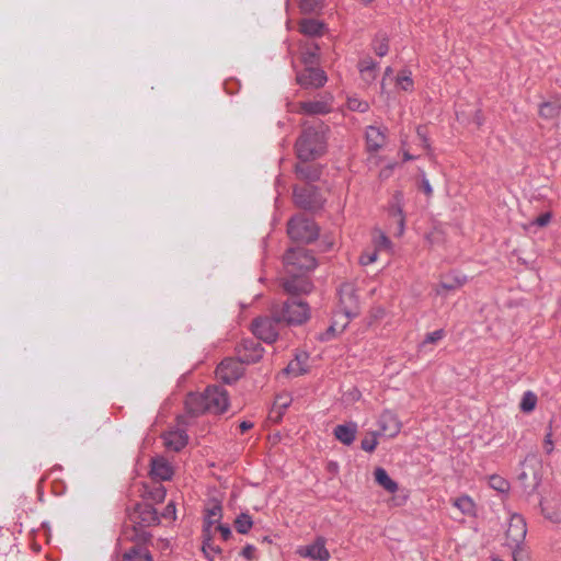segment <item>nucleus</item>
Segmentation results:
<instances>
[{
    "label": "nucleus",
    "mask_w": 561,
    "mask_h": 561,
    "mask_svg": "<svg viewBox=\"0 0 561 561\" xmlns=\"http://www.w3.org/2000/svg\"><path fill=\"white\" fill-rule=\"evenodd\" d=\"M175 513H176V511H175V505H174V503H173V502H170V503L165 506V508H164V511H163V513H162V517L168 518V519H172V520H173V519H175Z\"/></svg>",
    "instance_id": "8fccbe9b"
},
{
    "label": "nucleus",
    "mask_w": 561,
    "mask_h": 561,
    "mask_svg": "<svg viewBox=\"0 0 561 561\" xmlns=\"http://www.w3.org/2000/svg\"><path fill=\"white\" fill-rule=\"evenodd\" d=\"M420 188L427 197H431L433 195V188L430 184L428 179L424 174L421 178Z\"/></svg>",
    "instance_id": "09e8293b"
},
{
    "label": "nucleus",
    "mask_w": 561,
    "mask_h": 561,
    "mask_svg": "<svg viewBox=\"0 0 561 561\" xmlns=\"http://www.w3.org/2000/svg\"><path fill=\"white\" fill-rule=\"evenodd\" d=\"M456 287L453 284H440L439 287L436 289L437 295H440L443 290H454Z\"/></svg>",
    "instance_id": "bf43d9fd"
},
{
    "label": "nucleus",
    "mask_w": 561,
    "mask_h": 561,
    "mask_svg": "<svg viewBox=\"0 0 561 561\" xmlns=\"http://www.w3.org/2000/svg\"><path fill=\"white\" fill-rule=\"evenodd\" d=\"M205 400L210 413H222L228 408V394L219 387H209L205 390Z\"/></svg>",
    "instance_id": "9b49d317"
},
{
    "label": "nucleus",
    "mask_w": 561,
    "mask_h": 561,
    "mask_svg": "<svg viewBox=\"0 0 561 561\" xmlns=\"http://www.w3.org/2000/svg\"><path fill=\"white\" fill-rule=\"evenodd\" d=\"M298 552L301 557L310 558L314 561H328L331 557L325 548V539L323 537H318L313 543L301 547Z\"/></svg>",
    "instance_id": "f3484780"
},
{
    "label": "nucleus",
    "mask_w": 561,
    "mask_h": 561,
    "mask_svg": "<svg viewBox=\"0 0 561 561\" xmlns=\"http://www.w3.org/2000/svg\"><path fill=\"white\" fill-rule=\"evenodd\" d=\"M329 126L323 123L317 125L302 124V129L295 142L298 159L304 162L313 161L322 157L328 148Z\"/></svg>",
    "instance_id": "f03ea898"
},
{
    "label": "nucleus",
    "mask_w": 561,
    "mask_h": 561,
    "mask_svg": "<svg viewBox=\"0 0 561 561\" xmlns=\"http://www.w3.org/2000/svg\"><path fill=\"white\" fill-rule=\"evenodd\" d=\"M373 243L376 250H391L392 249V242L390 239L386 236V233L375 228L373 231Z\"/></svg>",
    "instance_id": "2f4dec72"
},
{
    "label": "nucleus",
    "mask_w": 561,
    "mask_h": 561,
    "mask_svg": "<svg viewBox=\"0 0 561 561\" xmlns=\"http://www.w3.org/2000/svg\"><path fill=\"white\" fill-rule=\"evenodd\" d=\"M165 496V490L164 488L160 486L153 493V499L157 501H162Z\"/></svg>",
    "instance_id": "13d9d810"
},
{
    "label": "nucleus",
    "mask_w": 561,
    "mask_h": 561,
    "mask_svg": "<svg viewBox=\"0 0 561 561\" xmlns=\"http://www.w3.org/2000/svg\"><path fill=\"white\" fill-rule=\"evenodd\" d=\"M205 399V392L188 394L185 400V407L188 413L197 415L204 412H208V407Z\"/></svg>",
    "instance_id": "5701e85b"
},
{
    "label": "nucleus",
    "mask_w": 561,
    "mask_h": 561,
    "mask_svg": "<svg viewBox=\"0 0 561 561\" xmlns=\"http://www.w3.org/2000/svg\"><path fill=\"white\" fill-rule=\"evenodd\" d=\"M165 447L172 451H180L187 444V435L183 430H172L163 435Z\"/></svg>",
    "instance_id": "4be33fe9"
},
{
    "label": "nucleus",
    "mask_w": 561,
    "mask_h": 561,
    "mask_svg": "<svg viewBox=\"0 0 561 561\" xmlns=\"http://www.w3.org/2000/svg\"><path fill=\"white\" fill-rule=\"evenodd\" d=\"M340 305L345 316L350 321L351 318L359 313V299L355 286L351 283H345L340 288Z\"/></svg>",
    "instance_id": "1a4fd4ad"
},
{
    "label": "nucleus",
    "mask_w": 561,
    "mask_h": 561,
    "mask_svg": "<svg viewBox=\"0 0 561 561\" xmlns=\"http://www.w3.org/2000/svg\"><path fill=\"white\" fill-rule=\"evenodd\" d=\"M537 400V396L534 392L526 391L522 398L520 410L526 413L531 412L536 408Z\"/></svg>",
    "instance_id": "4c0bfd02"
},
{
    "label": "nucleus",
    "mask_w": 561,
    "mask_h": 561,
    "mask_svg": "<svg viewBox=\"0 0 561 561\" xmlns=\"http://www.w3.org/2000/svg\"><path fill=\"white\" fill-rule=\"evenodd\" d=\"M374 0H363L364 4H369L370 2H373Z\"/></svg>",
    "instance_id": "774afa93"
},
{
    "label": "nucleus",
    "mask_w": 561,
    "mask_h": 561,
    "mask_svg": "<svg viewBox=\"0 0 561 561\" xmlns=\"http://www.w3.org/2000/svg\"><path fill=\"white\" fill-rule=\"evenodd\" d=\"M301 61L305 67H316L319 61V46L314 45L312 49H308L301 54Z\"/></svg>",
    "instance_id": "e433bc0d"
},
{
    "label": "nucleus",
    "mask_w": 561,
    "mask_h": 561,
    "mask_svg": "<svg viewBox=\"0 0 561 561\" xmlns=\"http://www.w3.org/2000/svg\"><path fill=\"white\" fill-rule=\"evenodd\" d=\"M377 435V433L373 432L365 436L360 443L362 449H364L367 453H373L378 444Z\"/></svg>",
    "instance_id": "79ce46f5"
},
{
    "label": "nucleus",
    "mask_w": 561,
    "mask_h": 561,
    "mask_svg": "<svg viewBox=\"0 0 561 561\" xmlns=\"http://www.w3.org/2000/svg\"><path fill=\"white\" fill-rule=\"evenodd\" d=\"M123 561H152V556L147 549L135 546L123 554Z\"/></svg>",
    "instance_id": "7c9ffc66"
},
{
    "label": "nucleus",
    "mask_w": 561,
    "mask_h": 561,
    "mask_svg": "<svg viewBox=\"0 0 561 561\" xmlns=\"http://www.w3.org/2000/svg\"><path fill=\"white\" fill-rule=\"evenodd\" d=\"M348 324V320L345 319V321L340 325L337 329V322L334 321L323 333L319 335V341L321 342H329L336 337L339 334H341L345 328Z\"/></svg>",
    "instance_id": "473e14b6"
},
{
    "label": "nucleus",
    "mask_w": 561,
    "mask_h": 561,
    "mask_svg": "<svg viewBox=\"0 0 561 561\" xmlns=\"http://www.w3.org/2000/svg\"><path fill=\"white\" fill-rule=\"evenodd\" d=\"M252 427H253V423H251V422L243 421V422L240 423L241 432H245V431H248V430H250Z\"/></svg>",
    "instance_id": "e2e57ef3"
},
{
    "label": "nucleus",
    "mask_w": 561,
    "mask_h": 561,
    "mask_svg": "<svg viewBox=\"0 0 561 561\" xmlns=\"http://www.w3.org/2000/svg\"><path fill=\"white\" fill-rule=\"evenodd\" d=\"M392 72H393L392 68L391 67H387L385 69L383 78L391 76ZM381 90L382 91L385 90V79H382V81H381Z\"/></svg>",
    "instance_id": "0e129e2a"
},
{
    "label": "nucleus",
    "mask_w": 561,
    "mask_h": 561,
    "mask_svg": "<svg viewBox=\"0 0 561 561\" xmlns=\"http://www.w3.org/2000/svg\"><path fill=\"white\" fill-rule=\"evenodd\" d=\"M379 425L381 432L389 437L397 436L401 430V422L399 421L398 415L390 410L382 412L380 415Z\"/></svg>",
    "instance_id": "a211bd4d"
},
{
    "label": "nucleus",
    "mask_w": 561,
    "mask_h": 561,
    "mask_svg": "<svg viewBox=\"0 0 561 561\" xmlns=\"http://www.w3.org/2000/svg\"><path fill=\"white\" fill-rule=\"evenodd\" d=\"M211 534L213 533H208V534L204 533L205 540H204V545H203V551L206 554V557L209 559H213L214 556L220 553L219 547L214 546L211 543Z\"/></svg>",
    "instance_id": "ea45409f"
},
{
    "label": "nucleus",
    "mask_w": 561,
    "mask_h": 561,
    "mask_svg": "<svg viewBox=\"0 0 561 561\" xmlns=\"http://www.w3.org/2000/svg\"><path fill=\"white\" fill-rule=\"evenodd\" d=\"M414 157L412 154H410L408 151H404L403 152V160L404 161H409V160H413Z\"/></svg>",
    "instance_id": "69168bd1"
},
{
    "label": "nucleus",
    "mask_w": 561,
    "mask_h": 561,
    "mask_svg": "<svg viewBox=\"0 0 561 561\" xmlns=\"http://www.w3.org/2000/svg\"><path fill=\"white\" fill-rule=\"evenodd\" d=\"M357 425L355 423L340 424L334 428V436L344 445H351L356 437Z\"/></svg>",
    "instance_id": "a878e982"
},
{
    "label": "nucleus",
    "mask_w": 561,
    "mask_h": 561,
    "mask_svg": "<svg viewBox=\"0 0 561 561\" xmlns=\"http://www.w3.org/2000/svg\"><path fill=\"white\" fill-rule=\"evenodd\" d=\"M243 373V367L240 359L227 358L222 360L217 369V378L226 383L237 380Z\"/></svg>",
    "instance_id": "f8f14e48"
},
{
    "label": "nucleus",
    "mask_w": 561,
    "mask_h": 561,
    "mask_svg": "<svg viewBox=\"0 0 561 561\" xmlns=\"http://www.w3.org/2000/svg\"><path fill=\"white\" fill-rule=\"evenodd\" d=\"M133 523L139 526H151L159 523L154 508L149 504H138L129 515Z\"/></svg>",
    "instance_id": "4468645a"
},
{
    "label": "nucleus",
    "mask_w": 561,
    "mask_h": 561,
    "mask_svg": "<svg viewBox=\"0 0 561 561\" xmlns=\"http://www.w3.org/2000/svg\"><path fill=\"white\" fill-rule=\"evenodd\" d=\"M293 399L289 397L288 401L283 403V408H287L291 403Z\"/></svg>",
    "instance_id": "338daca9"
},
{
    "label": "nucleus",
    "mask_w": 561,
    "mask_h": 561,
    "mask_svg": "<svg viewBox=\"0 0 561 561\" xmlns=\"http://www.w3.org/2000/svg\"><path fill=\"white\" fill-rule=\"evenodd\" d=\"M524 470L518 476L519 481L524 484V488L528 491H535L540 483V474L538 472L539 462L537 460L525 461Z\"/></svg>",
    "instance_id": "ddd939ff"
},
{
    "label": "nucleus",
    "mask_w": 561,
    "mask_h": 561,
    "mask_svg": "<svg viewBox=\"0 0 561 561\" xmlns=\"http://www.w3.org/2000/svg\"><path fill=\"white\" fill-rule=\"evenodd\" d=\"M387 140L385 131L376 126H368L366 130V145L369 152L381 149Z\"/></svg>",
    "instance_id": "412c9836"
},
{
    "label": "nucleus",
    "mask_w": 561,
    "mask_h": 561,
    "mask_svg": "<svg viewBox=\"0 0 561 561\" xmlns=\"http://www.w3.org/2000/svg\"><path fill=\"white\" fill-rule=\"evenodd\" d=\"M397 85L403 91H412L413 80L410 71H401L396 78Z\"/></svg>",
    "instance_id": "58836bf2"
},
{
    "label": "nucleus",
    "mask_w": 561,
    "mask_h": 561,
    "mask_svg": "<svg viewBox=\"0 0 561 561\" xmlns=\"http://www.w3.org/2000/svg\"><path fill=\"white\" fill-rule=\"evenodd\" d=\"M545 448L548 454H550L553 450V444L551 440V434H548L545 439Z\"/></svg>",
    "instance_id": "052dcab7"
},
{
    "label": "nucleus",
    "mask_w": 561,
    "mask_h": 561,
    "mask_svg": "<svg viewBox=\"0 0 561 561\" xmlns=\"http://www.w3.org/2000/svg\"><path fill=\"white\" fill-rule=\"evenodd\" d=\"M324 7V0H300L299 9L302 13H318Z\"/></svg>",
    "instance_id": "f704fd0d"
},
{
    "label": "nucleus",
    "mask_w": 561,
    "mask_h": 561,
    "mask_svg": "<svg viewBox=\"0 0 561 561\" xmlns=\"http://www.w3.org/2000/svg\"><path fill=\"white\" fill-rule=\"evenodd\" d=\"M268 421L272 423H278L280 421V407L276 403L273 404L268 413Z\"/></svg>",
    "instance_id": "de8ad7c7"
},
{
    "label": "nucleus",
    "mask_w": 561,
    "mask_h": 561,
    "mask_svg": "<svg viewBox=\"0 0 561 561\" xmlns=\"http://www.w3.org/2000/svg\"><path fill=\"white\" fill-rule=\"evenodd\" d=\"M319 232L318 225L302 215L295 216L287 222V234L297 242H313L318 239Z\"/></svg>",
    "instance_id": "39448f33"
},
{
    "label": "nucleus",
    "mask_w": 561,
    "mask_h": 561,
    "mask_svg": "<svg viewBox=\"0 0 561 561\" xmlns=\"http://www.w3.org/2000/svg\"><path fill=\"white\" fill-rule=\"evenodd\" d=\"M297 178L306 182H316L320 179L322 170L318 164H310L308 162H299L295 167Z\"/></svg>",
    "instance_id": "aec40b11"
},
{
    "label": "nucleus",
    "mask_w": 561,
    "mask_h": 561,
    "mask_svg": "<svg viewBox=\"0 0 561 561\" xmlns=\"http://www.w3.org/2000/svg\"><path fill=\"white\" fill-rule=\"evenodd\" d=\"M539 116L546 121H552L561 114V102L560 101H546L539 105Z\"/></svg>",
    "instance_id": "cd10ccee"
},
{
    "label": "nucleus",
    "mask_w": 561,
    "mask_h": 561,
    "mask_svg": "<svg viewBox=\"0 0 561 561\" xmlns=\"http://www.w3.org/2000/svg\"><path fill=\"white\" fill-rule=\"evenodd\" d=\"M527 524L525 518L514 513L511 515L504 534V546L511 550L513 561H530L525 549Z\"/></svg>",
    "instance_id": "7ed1b4c3"
},
{
    "label": "nucleus",
    "mask_w": 561,
    "mask_h": 561,
    "mask_svg": "<svg viewBox=\"0 0 561 561\" xmlns=\"http://www.w3.org/2000/svg\"><path fill=\"white\" fill-rule=\"evenodd\" d=\"M238 355L243 363H255L262 357V348L255 341H244L238 348Z\"/></svg>",
    "instance_id": "6ab92c4d"
},
{
    "label": "nucleus",
    "mask_w": 561,
    "mask_h": 561,
    "mask_svg": "<svg viewBox=\"0 0 561 561\" xmlns=\"http://www.w3.org/2000/svg\"><path fill=\"white\" fill-rule=\"evenodd\" d=\"M541 513L551 523H561V503L559 502H541Z\"/></svg>",
    "instance_id": "c756f323"
},
{
    "label": "nucleus",
    "mask_w": 561,
    "mask_h": 561,
    "mask_svg": "<svg viewBox=\"0 0 561 561\" xmlns=\"http://www.w3.org/2000/svg\"><path fill=\"white\" fill-rule=\"evenodd\" d=\"M309 354L304 351H299L295 354L294 359H291L286 368L283 369V373L291 378L299 377L309 371Z\"/></svg>",
    "instance_id": "dca6fc26"
},
{
    "label": "nucleus",
    "mask_w": 561,
    "mask_h": 561,
    "mask_svg": "<svg viewBox=\"0 0 561 561\" xmlns=\"http://www.w3.org/2000/svg\"><path fill=\"white\" fill-rule=\"evenodd\" d=\"M358 70L363 81L370 84L377 78L378 64L370 57H366L358 62Z\"/></svg>",
    "instance_id": "393cba45"
},
{
    "label": "nucleus",
    "mask_w": 561,
    "mask_h": 561,
    "mask_svg": "<svg viewBox=\"0 0 561 561\" xmlns=\"http://www.w3.org/2000/svg\"><path fill=\"white\" fill-rule=\"evenodd\" d=\"M454 505L465 515L473 516L476 513L474 502L467 495L456 499Z\"/></svg>",
    "instance_id": "72a5a7b5"
},
{
    "label": "nucleus",
    "mask_w": 561,
    "mask_h": 561,
    "mask_svg": "<svg viewBox=\"0 0 561 561\" xmlns=\"http://www.w3.org/2000/svg\"><path fill=\"white\" fill-rule=\"evenodd\" d=\"M214 529L220 531L221 537L225 540H228L231 537V530H230V528L228 526L218 524L216 527L213 528V530Z\"/></svg>",
    "instance_id": "864d4df0"
},
{
    "label": "nucleus",
    "mask_w": 561,
    "mask_h": 561,
    "mask_svg": "<svg viewBox=\"0 0 561 561\" xmlns=\"http://www.w3.org/2000/svg\"><path fill=\"white\" fill-rule=\"evenodd\" d=\"M388 50L389 46L386 39L381 41L375 48V51L379 57L386 56Z\"/></svg>",
    "instance_id": "3c124183"
},
{
    "label": "nucleus",
    "mask_w": 561,
    "mask_h": 561,
    "mask_svg": "<svg viewBox=\"0 0 561 561\" xmlns=\"http://www.w3.org/2000/svg\"><path fill=\"white\" fill-rule=\"evenodd\" d=\"M393 168H394V164H388L387 167H385V168L379 172V179H380V180H386V179L390 178V176H391V174H392Z\"/></svg>",
    "instance_id": "6e6d98bb"
},
{
    "label": "nucleus",
    "mask_w": 561,
    "mask_h": 561,
    "mask_svg": "<svg viewBox=\"0 0 561 561\" xmlns=\"http://www.w3.org/2000/svg\"><path fill=\"white\" fill-rule=\"evenodd\" d=\"M551 219H552V213L546 211V213L541 214L540 216H538L531 224L542 228V227L548 226L550 224Z\"/></svg>",
    "instance_id": "49530a36"
},
{
    "label": "nucleus",
    "mask_w": 561,
    "mask_h": 561,
    "mask_svg": "<svg viewBox=\"0 0 561 561\" xmlns=\"http://www.w3.org/2000/svg\"><path fill=\"white\" fill-rule=\"evenodd\" d=\"M280 330V321L277 317L260 319L253 323V333L266 343H273L277 340Z\"/></svg>",
    "instance_id": "9d476101"
},
{
    "label": "nucleus",
    "mask_w": 561,
    "mask_h": 561,
    "mask_svg": "<svg viewBox=\"0 0 561 561\" xmlns=\"http://www.w3.org/2000/svg\"><path fill=\"white\" fill-rule=\"evenodd\" d=\"M253 525V520L249 514L242 513L239 516H237L234 520V527L238 533L240 534H247Z\"/></svg>",
    "instance_id": "c9c22d12"
},
{
    "label": "nucleus",
    "mask_w": 561,
    "mask_h": 561,
    "mask_svg": "<svg viewBox=\"0 0 561 561\" xmlns=\"http://www.w3.org/2000/svg\"><path fill=\"white\" fill-rule=\"evenodd\" d=\"M283 263H285L286 273L294 276L293 279L306 278L304 275L317 266V260L312 253L301 247L288 249Z\"/></svg>",
    "instance_id": "20e7f679"
},
{
    "label": "nucleus",
    "mask_w": 561,
    "mask_h": 561,
    "mask_svg": "<svg viewBox=\"0 0 561 561\" xmlns=\"http://www.w3.org/2000/svg\"><path fill=\"white\" fill-rule=\"evenodd\" d=\"M334 96L331 92L318 94L313 100L299 102L296 108L291 111L305 115H325L333 110Z\"/></svg>",
    "instance_id": "423d86ee"
},
{
    "label": "nucleus",
    "mask_w": 561,
    "mask_h": 561,
    "mask_svg": "<svg viewBox=\"0 0 561 561\" xmlns=\"http://www.w3.org/2000/svg\"><path fill=\"white\" fill-rule=\"evenodd\" d=\"M311 287L309 279L301 277L283 284V294L288 295L287 299L283 300V322L288 325H301L309 320V305L299 295L309 293Z\"/></svg>",
    "instance_id": "f257e3e1"
},
{
    "label": "nucleus",
    "mask_w": 561,
    "mask_h": 561,
    "mask_svg": "<svg viewBox=\"0 0 561 561\" xmlns=\"http://www.w3.org/2000/svg\"><path fill=\"white\" fill-rule=\"evenodd\" d=\"M328 471H329V472H331V473H333V474L337 473V471H339V466H337V463H336V462H334V461L329 462V463H328Z\"/></svg>",
    "instance_id": "680f3d73"
},
{
    "label": "nucleus",
    "mask_w": 561,
    "mask_h": 561,
    "mask_svg": "<svg viewBox=\"0 0 561 561\" xmlns=\"http://www.w3.org/2000/svg\"><path fill=\"white\" fill-rule=\"evenodd\" d=\"M490 485L492 489L501 492L507 493L510 491V483L504 478L500 476H491Z\"/></svg>",
    "instance_id": "a19ab883"
},
{
    "label": "nucleus",
    "mask_w": 561,
    "mask_h": 561,
    "mask_svg": "<svg viewBox=\"0 0 561 561\" xmlns=\"http://www.w3.org/2000/svg\"><path fill=\"white\" fill-rule=\"evenodd\" d=\"M174 474L172 465L162 456L153 457L150 461V477L157 481H168Z\"/></svg>",
    "instance_id": "2eb2a0df"
},
{
    "label": "nucleus",
    "mask_w": 561,
    "mask_h": 561,
    "mask_svg": "<svg viewBox=\"0 0 561 561\" xmlns=\"http://www.w3.org/2000/svg\"><path fill=\"white\" fill-rule=\"evenodd\" d=\"M391 213H392L393 217L397 218V222H398L397 234L402 236V233L404 231V221H405L403 210L400 206H397V207L392 208Z\"/></svg>",
    "instance_id": "c03bdc74"
},
{
    "label": "nucleus",
    "mask_w": 561,
    "mask_h": 561,
    "mask_svg": "<svg viewBox=\"0 0 561 561\" xmlns=\"http://www.w3.org/2000/svg\"><path fill=\"white\" fill-rule=\"evenodd\" d=\"M296 82L306 90H318L325 85L328 76L319 67H305L296 75Z\"/></svg>",
    "instance_id": "6e6552de"
},
{
    "label": "nucleus",
    "mask_w": 561,
    "mask_h": 561,
    "mask_svg": "<svg viewBox=\"0 0 561 561\" xmlns=\"http://www.w3.org/2000/svg\"><path fill=\"white\" fill-rule=\"evenodd\" d=\"M293 197L298 207L307 210H317L323 205L318 188L311 185L296 186Z\"/></svg>",
    "instance_id": "0eeeda50"
},
{
    "label": "nucleus",
    "mask_w": 561,
    "mask_h": 561,
    "mask_svg": "<svg viewBox=\"0 0 561 561\" xmlns=\"http://www.w3.org/2000/svg\"><path fill=\"white\" fill-rule=\"evenodd\" d=\"M443 337V331L437 330L426 335L424 343H435Z\"/></svg>",
    "instance_id": "603ef678"
},
{
    "label": "nucleus",
    "mask_w": 561,
    "mask_h": 561,
    "mask_svg": "<svg viewBox=\"0 0 561 561\" xmlns=\"http://www.w3.org/2000/svg\"><path fill=\"white\" fill-rule=\"evenodd\" d=\"M221 516V505L216 502L211 503L206 510L204 533H213V528L220 524Z\"/></svg>",
    "instance_id": "b1692460"
},
{
    "label": "nucleus",
    "mask_w": 561,
    "mask_h": 561,
    "mask_svg": "<svg viewBox=\"0 0 561 561\" xmlns=\"http://www.w3.org/2000/svg\"><path fill=\"white\" fill-rule=\"evenodd\" d=\"M254 553H255V548L251 545H248L245 546L243 549H242V552L241 554L248 559V560H251L254 558Z\"/></svg>",
    "instance_id": "4d7b16f0"
},
{
    "label": "nucleus",
    "mask_w": 561,
    "mask_h": 561,
    "mask_svg": "<svg viewBox=\"0 0 561 561\" xmlns=\"http://www.w3.org/2000/svg\"><path fill=\"white\" fill-rule=\"evenodd\" d=\"M416 134L417 136L420 137V139L422 140V144H423V147L426 149V150H430V141H428V138L426 137L425 133H424V128L422 126H419L417 129H416Z\"/></svg>",
    "instance_id": "5fc2aeb1"
},
{
    "label": "nucleus",
    "mask_w": 561,
    "mask_h": 561,
    "mask_svg": "<svg viewBox=\"0 0 561 561\" xmlns=\"http://www.w3.org/2000/svg\"><path fill=\"white\" fill-rule=\"evenodd\" d=\"M299 30L308 36H321L325 33L327 25L318 20L305 19L300 21Z\"/></svg>",
    "instance_id": "bb28decb"
},
{
    "label": "nucleus",
    "mask_w": 561,
    "mask_h": 561,
    "mask_svg": "<svg viewBox=\"0 0 561 561\" xmlns=\"http://www.w3.org/2000/svg\"><path fill=\"white\" fill-rule=\"evenodd\" d=\"M374 478L376 483L379 486L383 488L389 493H396L399 489L398 483L394 480H392L387 473V471L381 467H377L375 469Z\"/></svg>",
    "instance_id": "c85d7f7f"
},
{
    "label": "nucleus",
    "mask_w": 561,
    "mask_h": 561,
    "mask_svg": "<svg viewBox=\"0 0 561 561\" xmlns=\"http://www.w3.org/2000/svg\"><path fill=\"white\" fill-rule=\"evenodd\" d=\"M378 250L374 249L371 252H364L359 256V264L363 266L369 265L377 261L378 257Z\"/></svg>",
    "instance_id": "a18cd8bd"
},
{
    "label": "nucleus",
    "mask_w": 561,
    "mask_h": 561,
    "mask_svg": "<svg viewBox=\"0 0 561 561\" xmlns=\"http://www.w3.org/2000/svg\"><path fill=\"white\" fill-rule=\"evenodd\" d=\"M347 107L351 111H357V112L364 113V112L368 111L369 105L367 102L360 101L356 98H350L347 100Z\"/></svg>",
    "instance_id": "37998d69"
}]
</instances>
